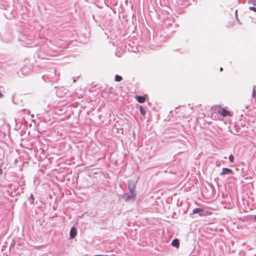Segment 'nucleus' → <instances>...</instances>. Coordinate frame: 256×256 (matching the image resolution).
<instances>
[{
    "label": "nucleus",
    "mask_w": 256,
    "mask_h": 256,
    "mask_svg": "<svg viewBox=\"0 0 256 256\" xmlns=\"http://www.w3.org/2000/svg\"><path fill=\"white\" fill-rule=\"evenodd\" d=\"M228 159L230 162H233L234 160V157L232 154H230L229 157Z\"/></svg>",
    "instance_id": "obj_14"
},
{
    "label": "nucleus",
    "mask_w": 256,
    "mask_h": 256,
    "mask_svg": "<svg viewBox=\"0 0 256 256\" xmlns=\"http://www.w3.org/2000/svg\"><path fill=\"white\" fill-rule=\"evenodd\" d=\"M255 88H256V86H254V88H253L252 94V97L254 98H256V90H255Z\"/></svg>",
    "instance_id": "obj_13"
},
{
    "label": "nucleus",
    "mask_w": 256,
    "mask_h": 256,
    "mask_svg": "<svg viewBox=\"0 0 256 256\" xmlns=\"http://www.w3.org/2000/svg\"><path fill=\"white\" fill-rule=\"evenodd\" d=\"M220 71H222V68H220Z\"/></svg>",
    "instance_id": "obj_18"
},
{
    "label": "nucleus",
    "mask_w": 256,
    "mask_h": 256,
    "mask_svg": "<svg viewBox=\"0 0 256 256\" xmlns=\"http://www.w3.org/2000/svg\"><path fill=\"white\" fill-rule=\"evenodd\" d=\"M198 214L200 216H210L212 212L201 208H196L192 210V214Z\"/></svg>",
    "instance_id": "obj_1"
},
{
    "label": "nucleus",
    "mask_w": 256,
    "mask_h": 256,
    "mask_svg": "<svg viewBox=\"0 0 256 256\" xmlns=\"http://www.w3.org/2000/svg\"><path fill=\"white\" fill-rule=\"evenodd\" d=\"M122 77L119 75H116L115 76V80L116 82H120L122 80Z\"/></svg>",
    "instance_id": "obj_10"
},
{
    "label": "nucleus",
    "mask_w": 256,
    "mask_h": 256,
    "mask_svg": "<svg viewBox=\"0 0 256 256\" xmlns=\"http://www.w3.org/2000/svg\"><path fill=\"white\" fill-rule=\"evenodd\" d=\"M234 174L233 171L228 168H222V172L220 173V176L225 174Z\"/></svg>",
    "instance_id": "obj_2"
},
{
    "label": "nucleus",
    "mask_w": 256,
    "mask_h": 256,
    "mask_svg": "<svg viewBox=\"0 0 256 256\" xmlns=\"http://www.w3.org/2000/svg\"><path fill=\"white\" fill-rule=\"evenodd\" d=\"M126 198V200L128 202L131 200H134L136 198V193L135 192H130V194L127 196Z\"/></svg>",
    "instance_id": "obj_4"
},
{
    "label": "nucleus",
    "mask_w": 256,
    "mask_h": 256,
    "mask_svg": "<svg viewBox=\"0 0 256 256\" xmlns=\"http://www.w3.org/2000/svg\"><path fill=\"white\" fill-rule=\"evenodd\" d=\"M235 16H236V20L238 21V22L239 24H241V23H240V20H238V10H236L235 11Z\"/></svg>",
    "instance_id": "obj_12"
},
{
    "label": "nucleus",
    "mask_w": 256,
    "mask_h": 256,
    "mask_svg": "<svg viewBox=\"0 0 256 256\" xmlns=\"http://www.w3.org/2000/svg\"><path fill=\"white\" fill-rule=\"evenodd\" d=\"M128 188L130 192H135L136 185L135 184L130 182L128 184Z\"/></svg>",
    "instance_id": "obj_7"
},
{
    "label": "nucleus",
    "mask_w": 256,
    "mask_h": 256,
    "mask_svg": "<svg viewBox=\"0 0 256 256\" xmlns=\"http://www.w3.org/2000/svg\"><path fill=\"white\" fill-rule=\"evenodd\" d=\"M172 245L176 248H178L180 246V242L178 239H174L172 242Z\"/></svg>",
    "instance_id": "obj_8"
},
{
    "label": "nucleus",
    "mask_w": 256,
    "mask_h": 256,
    "mask_svg": "<svg viewBox=\"0 0 256 256\" xmlns=\"http://www.w3.org/2000/svg\"><path fill=\"white\" fill-rule=\"evenodd\" d=\"M140 110L141 114L143 116H145L146 114V110L142 108V106H140Z\"/></svg>",
    "instance_id": "obj_9"
},
{
    "label": "nucleus",
    "mask_w": 256,
    "mask_h": 256,
    "mask_svg": "<svg viewBox=\"0 0 256 256\" xmlns=\"http://www.w3.org/2000/svg\"><path fill=\"white\" fill-rule=\"evenodd\" d=\"M76 230L74 227H72L70 230V236L71 238H74L76 235Z\"/></svg>",
    "instance_id": "obj_6"
},
{
    "label": "nucleus",
    "mask_w": 256,
    "mask_h": 256,
    "mask_svg": "<svg viewBox=\"0 0 256 256\" xmlns=\"http://www.w3.org/2000/svg\"><path fill=\"white\" fill-rule=\"evenodd\" d=\"M218 114L222 116H226L230 114V112L224 108H222L218 111Z\"/></svg>",
    "instance_id": "obj_3"
},
{
    "label": "nucleus",
    "mask_w": 256,
    "mask_h": 256,
    "mask_svg": "<svg viewBox=\"0 0 256 256\" xmlns=\"http://www.w3.org/2000/svg\"><path fill=\"white\" fill-rule=\"evenodd\" d=\"M254 220H256V216H255V218H254Z\"/></svg>",
    "instance_id": "obj_19"
},
{
    "label": "nucleus",
    "mask_w": 256,
    "mask_h": 256,
    "mask_svg": "<svg viewBox=\"0 0 256 256\" xmlns=\"http://www.w3.org/2000/svg\"><path fill=\"white\" fill-rule=\"evenodd\" d=\"M136 98L140 103H144L146 100V97L145 96H136Z\"/></svg>",
    "instance_id": "obj_5"
},
{
    "label": "nucleus",
    "mask_w": 256,
    "mask_h": 256,
    "mask_svg": "<svg viewBox=\"0 0 256 256\" xmlns=\"http://www.w3.org/2000/svg\"><path fill=\"white\" fill-rule=\"evenodd\" d=\"M249 9L251 10H253L256 12V8H255L254 6H250Z\"/></svg>",
    "instance_id": "obj_15"
},
{
    "label": "nucleus",
    "mask_w": 256,
    "mask_h": 256,
    "mask_svg": "<svg viewBox=\"0 0 256 256\" xmlns=\"http://www.w3.org/2000/svg\"><path fill=\"white\" fill-rule=\"evenodd\" d=\"M2 96H3L2 94V92H0V98H2Z\"/></svg>",
    "instance_id": "obj_16"
},
{
    "label": "nucleus",
    "mask_w": 256,
    "mask_h": 256,
    "mask_svg": "<svg viewBox=\"0 0 256 256\" xmlns=\"http://www.w3.org/2000/svg\"><path fill=\"white\" fill-rule=\"evenodd\" d=\"M94 256H104L103 255H95Z\"/></svg>",
    "instance_id": "obj_17"
},
{
    "label": "nucleus",
    "mask_w": 256,
    "mask_h": 256,
    "mask_svg": "<svg viewBox=\"0 0 256 256\" xmlns=\"http://www.w3.org/2000/svg\"><path fill=\"white\" fill-rule=\"evenodd\" d=\"M248 3L254 6H256V0H248Z\"/></svg>",
    "instance_id": "obj_11"
}]
</instances>
